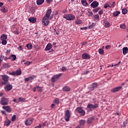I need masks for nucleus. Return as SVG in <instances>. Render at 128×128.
I'll use <instances>...</instances> for the list:
<instances>
[{"label": "nucleus", "instance_id": "obj_1", "mask_svg": "<svg viewBox=\"0 0 128 128\" xmlns=\"http://www.w3.org/2000/svg\"><path fill=\"white\" fill-rule=\"evenodd\" d=\"M8 102H10V98L2 97L0 100V104L1 106H8Z\"/></svg>", "mask_w": 128, "mask_h": 128}, {"label": "nucleus", "instance_id": "obj_2", "mask_svg": "<svg viewBox=\"0 0 128 128\" xmlns=\"http://www.w3.org/2000/svg\"><path fill=\"white\" fill-rule=\"evenodd\" d=\"M64 18H66V20H74L76 18V16L72 14H67L63 16Z\"/></svg>", "mask_w": 128, "mask_h": 128}, {"label": "nucleus", "instance_id": "obj_3", "mask_svg": "<svg viewBox=\"0 0 128 128\" xmlns=\"http://www.w3.org/2000/svg\"><path fill=\"white\" fill-rule=\"evenodd\" d=\"M1 78L4 80L3 82H2V84H8V80H10V76H8L6 74H4V75H1Z\"/></svg>", "mask_w": 128, "mask_h": 128}, {"label": "nucleus", "instance_id": "obj_4", "mask_svg": "<svg viewBox=\"0 0 128 128\" xmlns=\"http://www.w3.org/2000/svg\"><path fill=\"white\" fill-rule=\"evenodd\" d=\"M51 14H52V9H48L47 10L46 14L44 15V16L48 18H50V20H52V18H54V16Z\"/></svg>", "mask_w": 128, "mask_h": 128}, {"label": "nucleus", "instance_id": "obj_5", "mask_svg": "<svg viewBox=\"0 0 128 128\" xmlns=\"http://www.w3.org/2000/svg\"><path fill=\"white\" fill-rule=\"evenodd\" d=\"M42 22L43 26H48V24H50V18H48V17L44 16L42 20Z\"/></svg>", "mask_w": 128, "mask_h": 128}, {"label": "nucleus", "instance_id": "obj_6", "mask_svg": "<svg viewBox=\"0 0 128 128\" xmlns=\"http://www.w3.org/2000/svg\"><path fill=\"white\" fill-rule=\"evenodd\" d=\"M9 74H10V76H20V74H22V70H20V68H18L16 71H14L11 72H10Z\"/></svg>", "mask_w": 128, "mask_h": 128}, {"label": "nucleus", "instance_id": "obj_7", "mask_svg": "<svg viewBox=\"0 0 128 128\" xmlns=\"http://www.w3.org/2000/svg\"><path fill=\"white\" fill-rule=\"evenodd\" d=\"M4 85L6 86L4 88V90L6 92H10L12 90V85L10 84V82L4 84Z\"/></svg>", "mask_w": 128, "mask_h": 128}, {"label": "nucleus", "instance_id": "obj_8", "mask_svg": "<svg viewBox=\"0 0 128 128\" xmlns=\"http://www.w3.org/2000/svg\"><path fill=\"white\" fill-rule=\"evenodd\" d=\"M60 76H62L61 74H59L56 75H54L52 78L51 80L52 82H56L58 81V80L60 78Z\"/></svg>", "mask_w": 128, "mask_h": 128}, {"label": "nucleus", "instance_id": "obj_9", "mask_svg": "<svg viewBox=\"0 0 128 128\" xmlns=\"http://www.w3.org/2000/svg\"><path fill=\"white\" fill-rule=\"evenodd\" d=\"M70 110H67L65 112V115H64V120H66V122H68L70 120Z\"/></svg>", "mask_w": 128, "mask_h": 128}, {"label": "nucleus", "instance_id": "obj_10", "mask_svg": "<svg viewBox=\"0 0 128 128\" xmlns=\"http://www.w3.org/2000/svg\"><path fill=\"white\" fill-rule=\"evenodd\" d=\"M87 108H90V110L92 109L94 110L95 108H98V104H94V105L92 104H88V105L87 106Z\"/></svg>", "mask_w": 128, "mask_h": 128}, {"label": "nucleus", "instance_id": "obj_11", "mask_svg": "<svg viewBox=\"0 0 128 128\" xmlns=\"http://www.w3.org/2000/svg\"><path fill=\"white\" fill-rule=\"evenodd\" d=\"M76 112H78L80 114L81 116H84V114H86V112H84V110H82V108H78L76 109Z\"/></svg>", "mask_w": 128, "mask_h": 128}, {"label": "nucleus", "instance_id": "obj_12", "mask_svg": "<svg viewBox=\"0 0 128 128\" xmlns=\"http://www.w3.org/2000/svg\"><path fill=\"white\" fill-rule=\"evenodd\" d=\"M33 122V118H28L25 122V124L26 126H30Z\"/></svg>", "mask_w": 128, "mask_h": 128}, {"label": "nucleus", "instance_id": "obj_13", "mask_svg": "<svg viewBox=\"0 0 128 128\" xmlns=\"http://www.w3.org/2000/svg\"><path fill=\"white\" fill-rule=\"evenodd\" d=\"M0 10V12H3V14H6V12H8V9L7 7H6L5 6H2L1 7Z\"/></svg>", "mask_w": 128, "mask_h": 128}, {"label": "nucleus", "instance_id": "obj_14", "mask_svg": "<svg viewBox=\"0 0 128 128\" xmlns=\"http://www.w3.org/2000/svg\"><path fill=\"white\" fill-rule=\"evenodd\" d=\"M90 6H92V8H98V2L96 1L93 2L90 4Z\"/></svg>", "mask_w": 128, "mask_h": 128}, {"label": "nucleus", "instance_id": "obj_15", "mask_svg": "<svg viewBox=\"0 0 128 128\" xmlns=\"http://www.w3.org/2000/svg\"><path fill=\"white\" fill-rule=\"evenodd\" d=\"M82 58L84 60H88V58H90V56L87 53H84L82 54Z\"/></svg>", "mask_w": 128, "mask_h": 128}, {"label": "nucleus", "instance_id": "obj_16", "mask_svg": "<svg viewBox=\"0 0 128 128\" xmlns=\"http://www.w3.org/2000/svg\"><path fill=\"white\" fill-rule=\"evenodd\" d=\"M120 88H122V86H118L115 88H113L110 90L112 92H120Z\"/></svg>", "mask_w": 128, "mask_h": 128}, {"label": "nucleus", "instance_id": "obj_17", "mask_svg": "<svg viewBox=\"0 0 128 128\" xmlns=\"http://www.w3.org/2000/svg\"><path fill=\"white\" fill-rule=\"evenodd\" d=\"M2 108L6 110L7 112H12V108L10 106H3Z\"/></svg>", "mask_w": 128, "mask_h": 128}, {"label": "nucleus", "instance_id": "obj_18", "mask_svg": "<svg viewBox=\"0 0 128 128\" xmlns=\"http://www.w3.org/2000/svg\"><path fill=\"white\" fill-rule=\"evenodd\" d=\"M29 22H32V24H34L36 22V18H34V17H31L28 18Z\"/></svg>", "mask_w": 128, "mask_h": 128}, {"label": "nucleus", "instance_id": "obj_19", "mask_svg": "<svg viewBox=\"0 0 128 128\" xmlns=\"http://www.w3.org/2000/svg\"><path fill=\"white\" fill-rule=\"evenodd\" d=\"M26 102V98H24L22 97H20L18 98V100H17V104H18V102Z\"/></svg>", "mask_w": 128, "mask_h": 128}, {"label": "nucleus", "instance_id": "obj_20", "mask_svg": "<svg viewBox=\"0 0 128 128\" xmlns=\"http://www.w3.org/2000/svg\"><path fill=\"white\" fill-rule=\"evenodd\" d=\"M8 59L12 61L16 60V56L14 54H11L9 56Z\"/></svg>", "mask_w": 128, "mask_h": 128}, {"label": "nucleus", "instance_id": "obj_21", "mask_svg": "<svg viewBox=\"0 0 128 128\" xmlns=\"http://www.w3.org/2000/svg\"><path fill=\"white\" fill-rule=\"evenodd\" d=\"M75 24L77 25L82 24V20H80V19L77 18L75 20Z\"/></svg>", "mask_w": 128, "mask_h": 128}, {"label": "nucleus", "instance_id": "obj_22", "mask_svg": "<svg viewBox=\"0 0 128 128\" xmlns=\"http://www.w3.org/2000/svg\"><path fill=\"white\" fill-rule=\"evenodd\" d=\"M122 52H123V54L124 56H126V54H128V48L127 47L123 48Z\"/></svg>", "mask_w": 128, "mask_h": 128}, {"label": "nucleus", "instance_id": "obj_23", "mask_svg": "<svg viewBox=\"0 0 128 128\" xmlns=\"http://www.w3.org/2000/svg\"><path fill=\"white\" fill-rule=\"evenodd\" d=\"M70 88L68 86H64L63 88V92H70Z\"/></svg>", "mask_w": 128, "mask_h": 128}, {"label": "nucleus", "instance_id": "obj_24", "mask_svg": "<svg viewBox=\"0 0 128 128\" xmlns=\"http://www.w3.org/2000/svg\"><path fill=\"white\" fill-rule=\"evenodd\" d=\"M104 8H112V4L110 2L106 3L104 5Z\"/></svg>", "mask_w": 128, "mask_h": 128}, {"label": "nucleus", "instance_id": "obj_25", "mask_svg": "<svg viewBox=\"0 0 128 128\" xmlns=\"http://www.w3.org/2000/svg\"><path fill=\"white\" fill-rule=\"evenodd\" d=\"M50 48H52V44L50 43H48L45 48V50H50Z\"/></svg>", "mask_w": 128, "mask_h": 128}, {"label": "nucleus", "instance_id": "obj_26", "mask_svg": "<svg viewBox=\"0 0 128 128\" xmlns=\"http://www.w3.org/2000/svg\"><path fill=\"white\" fill-rule=\"evenodd\" d=\"M81 2L84 6H88V4L86 0H82Z\"/></svg>", "mask_w": 128, "mask_h": 128}, {"label": "nucleus", "instance_id": "obj_27", "mask_svg": "<svg viewBox=\"0 0 128 128\" xmlns=\"http://www.w3.org/2000/svg\"><path fill=\"white\" fill-rule=\"evenodd\" d=\"M6 38H8V36L4 34H3L1 36V37H0L1 40H6Z\"/></svg>", "mask_w": 128, "mask_h": 128}, {"label": "nucleus", "instance_id": "obj_28", "mask_svg": "<svg viewBox=\"0 0 128 128\" xmlns=\"http://www.w3.org/2000/svg\"><path fill=\"white\" fill-rule=\"evenodd\" d=\"M43 2H44V0H37L36 4L38 6H40V4H42Z\"/></svg>", "mask_w": 128, "mask_h": 128}, {"label": "nucleus", "instance_id": "obj_29", "mask_svg": "<svg viewBox=\"0 0 128 128\" xmlns=\"http://www.w3.org/2000/svg\"><path fill=\"white\" fill-rule=\"evenodd\" d=\"M120 14V11H116L113 13V16H114L115 18L118 16V14Z\"/></svg>", "mask_w": 128, "mask_h": 128}, {"label": "nucleus", "instance_id": "obj_30", "mask_svg": "<svg viewBox=\"0 0 128 128\" xmlns=\"http://www.w3.org/2000/svg\"><path fill=\"white\" fill-rule=\"evenodd\" d=\"M79 122L80 126H84V124H86V120H81Z\"/></svg>", "mask_w": 128, "mask_h": 128}, {"label": "nucleus", "instance_id": "obj_31", "mask_svg": "<svg viewBox=\"0 0 128 128\" xmlns=\"http://www.w3.org/2000/svg\"><path fill=\"white\" fill-rule=\"evenodd\" d=\"M53 102L54 104H60V99L58 98H56L54 101Z\"/></svg>", "mask_w": 128, "mask_h": 128}, {"label": "nucleus", "instance_id": "obj_32", "mask_svg": "<svg viewBox=\"0 0 128 128\" xmlns=\"http://www.w3.org/2000/svg\"><path fill=\"white\" fill-rule=\"evenodd\" d=\"M26 48H28V50H32V44H28L26 45Z\"/></svg>", "mask_w": 128, "mask_h": 128}, {"label": "nucleus", "instance_id": "obj_33", "mask_svg": "<svg viewBox=\"0 0 128 128\" xmlns=\"http://www.w3.org/2000/svg\"><path fill=\"white\" fill-rule=\"evenodd\" d=\"M10 120H7L4 122V125L5 126H10Z\"/></svg>", "mask_w": 128, "mask_h": 128}, {"label": "nucleus", "instance_id": "obj_34", "mask_svg": "<svg viewBox=\"0 0 128 128\" xmlns=\"http://www.w3.org/2000/svg\"><path fill=\"white\" fill-rule=\"evenodd\" d=\"M98 52L100 54H104V49L102 48H100L98 50Z\"/></svg>", "mask_w": 128, "mask_h": 128}, {"label": "nucleus", "instance_id": "obj_35", "mask_svg": "<svg viewBox=\"0 0 128 128\" xmlns=\"http://www.w3.org/2000/svg\"><path fill=\"white\" fill-rule=\"evenodd\" d=\"M122 14H128V9H126V8L122 9Z\"/></svg>", "mask_w": 128, "mask_h": 128}, {"label": "nucleus", "instance_id": "obj_36", "mask_svg": "<svg viewBox=\"0 0 128 128\" xmlns=\"http://www.w3.org/2000/svg\"><path fill=\"white\" fill-rule=\"evenodd\" d=\"M94 122V118H89L88 120V124H92Z\"/></svg>", "mask_w": 128, "mask_h": 128}, {"label": "nucleus", "instance_id": "obj_37", "mask_svg": "<svg viewBox=\"0 0 128 128\" xmlns=\"http://www.w3.org/2000/svg\"><path fill=\"white\" fill-rule=\"evenodd\" d=\"M110 23L109 22H105V28H110Z\"/></svg>", "mask_w": 128, "mask_h": 128}, {"label": "nucleus", "instance_id": "obj_38", "mask_svg": "<svg viewBox=\"0 0 128 128\" xmlns=\"http://www.w3.org/2000/svg\"><path fill=\"white\" fill-rule=\"evenodd\" d=\"M92 86L93 88H96V86H98V84L96 83H93L92 85Z\"/></svg>", "mask_w": 128, "mask_h": 128}, {"label": "nucleus", "instance_id": "obj_39", "mask_svg": "<svg viewBox=\"0 0 128 128\" xmlns=\"http://www.w3.org/2000/svg\"><path fill=\"white\" fill-rule=\"evenodd\" d=\"M2 44H3V46H6V44H8V42L6 41V40H2Z\"/></svg>", "mask_w": 128, "mask_h": 128}, {"label": "nucleus", "instance_id": "obj_40", "mask_svg": "<svg viewBox=\"0 0 128 128\" xmlns=\"http://www.w3.org/2000/svg\"><path fill=\"white\" fill-rule=\"evenodd\" d=\"M36 78V76L34 75H33L32 76H29V80H34V78Z\"/></svg>", "mask_w": 128, "mask_h": 128}, {"label": "nucleus", "instance_id": "obj_41", "mask_svg": "<svg viewBox=\"0 0 128 128\" xmlns=\"http://www.w3.org/2000/svg\"><path fill=\"white\" fill-rule=\"evenodd\" d=\"M94 18H95V20H100V16H98V14L94 15Z\"/></svg>", "mask_w": 128, "mask_h": 128}, {"label": "nucleus", "instance_id": "obj_42", "mask_svg": "<svg viewBox=\"0 0 128 128\" xmlns=\"http://www.w3.org/2000/svg\"><path fill=\"white\" fill-rule=\"evenodd\" d=\"M36 88L38 90V92H42V87L36 86Z\"/></svg>", "mask_w": 128, "mask_h": 128}, {"label": "nucleus", "instance_id": "obj_43", "mask_svg": "<svg viewBox=\"0 0 128 128\" xmlns=\"http://www.w3.org/2000/svg\"><path fill=\"white\" fill-rule=\"evenodd\" d=\"M16 118V115H14L12 118V122H14Z\"/></svg>", "mask_w": 128, "mask_h": 128}, {"label": "nucleus", "instance_id": "obj_44", "mask_svg": "<svg viewBox=\"0 0 128 128\" xmlns=\"http://www.w3.org/2000/svg\"><path fill=\"white\" fill-rule=\"evenodd\" d=\"M96 26V24L92 23V24L89 26V28H94Z\"/></svg>", "mask_w": 128, "mask_h": 128}, {"label": "nucleus", "instance_id": "obj_45", "mask_svg": "<svg viewBox=\"0 0 128 128\" xmlns=\"http://www.w3.org/2000/svg\"><path fill=\"white\" fill-rule=\"evenodd\" d=\"M4 56H0V64H2V62L4 60Z\"/></svg>", "mask_w": 128, "mask_h": 128}, {"label": "nucleus", "instance_id": "obj_46", "mask_svg": "<svg viewBox=\"0 0 128 128\" xmlns=\"http://www.w3.org/2000/svg\"><path fill=\"white\" fill-rule=\"evenodd\" d=\"M120 28H123V30H124V28H126V24H120Z\"/></svg>", "mask_w": 128, "mask_h": 128}, {"label": "nucleus", "instance_id": "obj_47", "mask_svg": "<svg viewBox=\"0 0 128 128\" xmlns=\"http://www.w3.org/2000/svg\"><path fill=\"white\" fill-rule=\"evenodd\" d=\"M98 10H100V8H98L93 10V12H98Z\"/></svg>", "mask_w": 128, "mask_h": 128}, {"label": "nucleus", "instance_id": "obj_48", "mask_svg": "<svg viewBox=\"0 0 128 128\" xmlns=\"http://www.w3.org/2000/svg\"><path fill=\"white\" fill-rule=\"evenodd\" d=\"M92 14H94V13H92V12H91V11L88 12V16H92Z\"/></svg>", "mask_w": 128, "mask_h": 128}, {"label": "nucleus", "instance_id": "obj_49", "mask_svg": "<svg viewBox=\"0 0 128 128\" xmlns=\"http://www.w3.org/2000/svg\"><path fill=\"white\" fill-rule=\"evenodd\" d=\"M86 44H88V42H84L81 43L82 46H86Z\"/></svg>", "mask_w": 128, "mask_h": 128}, {"label": "nucleus", "instance_id": "obj_50", "mask_svg": "<svg viewBox=\"0 0 128 128\" xmlns=\"http://www.w3.org/2000/svg\"><path fill=\"white\" fill-rule=\"evenodd\" d=\"M61 70L62 72H65V70H66V68L64 66L62 67Z\"/></svg>", "mask_w": 128, "mask_h": 128}, {"label": "nucleus", "instance_id": "obj_51", "mask_svg": "<svg viewBox=\"0 0 128 128\" xmlns=\"http://www.w3.org/2000/svg\"><path fill=\"white\" fill-rule=\"evenodd\" d=\"M12 32H13V34H18V30L12 31Z\"/></svg>", "mask_w": 128, "mask_h": 128}, {"label": "nucleus", "instance_id": "obj_52", "mask_svg": "<svg viewBox=\"0 0 128 128\" xmlns=\"http://www.w3.org/2000/svg\"><path fill=\"white\" fill-rule=\"evenodd\" d=\"M110 48H111L110 46L108 45L106 46L105 48H106V50H110Z\"/></svg>", "mask_w": 128, "mask_h": 128}, {"label": "nucleus", "instance_id": "obj_53", "mask_svg": "<svg viewBox=\"0 0 128 128\" xmlns=\"http://www.w3.org/2000/svg\"><path fill=\"white\" fill-rule=\"evenodd\" d=\"M25 64H27V66H30V61L26 62L24 63Z\"/></svg>", "mask_w": 128, "mask_h": 128}, {"label": "nucleus", "instance_id": "obj_54", "mask_svg": "<svg viewBox=\"0 0 128 128\" xmlns=\"http://www.w3.org/2000/svg\"><path fill=\"white\" fill-rule=\"evenodd\" d=\"M94 90V89L92 88V86L90 87L89 88V90H90V92H92V90Z\"/></svg>", "mask_w": 128, "mask_h": 128}, {"label": "nucleus", "instance_id": "obj_55", "mask_svg": "<svg viewBox=\"0 0 128 128\" xmlns=\"http://www.w3.org/2000/svg\"><path fill=\"white\" fill-rule=\"evenodd\" d=\"M53 0H46L47 4H50Z\"/></svg>", "mask_w": 128, "mask_h": 128}, {"label": "nucleus", "instance_id": "obj_56", "mask_svg": "<svg viewBox=\"0 0 128 128\" xmlns=\"http://www.w3.org/2000/svg\"><path fill=\"white\" fill-rule=\"evenodd\" d=\"M99 14H104V11L102 10H100L98 12Z\"/></svg>", "mask_w": 128, "mask_h": 128}, {"label": "nucleus", "instance_id": "obj_57", "mask_svg": "<svg viewBox=\"0 0 128 128\" xmlns=\"http://www.w3.org/2000/svg\"><path fill=\"white\" fill-rule=\"evenodd\" d=\"M18 50H22V46H20L18 47Z\"/></svg>", "mask_w": 128, "mask_h": 128}, {"label": "nucleus", "instance_id": "obj_58", "mask_svg": "<svg viewBox=\"0 0 128 128\" xmlns=\"http://www.w3.org/2000/svg\"><path fill=\"white\" fill-rule=\"evenodd\" d=\"M24 80H25V82H28L29 80H30L29 77H28V78H24Z\"/></svg>", "mask_w": 128, "mask_h": 128}, {"label": "nucleus", "instance_id": "obj_59", "mask_svg": "<svg viewBox=\"0 0 128 128\" xmlns=\"http://www.w3.org/2000/svg\"><path fill=\"white\" fill-rule=\"evenodd\" d=\"M54 16H56V14H58V11H55L54 12Z\"/></svg>", "mask_w": 128, "mask_h": 128}, {"label": "nucleus", "instance_id": "obj_60", "mask_svg": "<svg viewBox=\"0 0 128 128\" xmlns=\"http://www.w3.org/2000/svg\"><path fill=\"white\" fill-rule=\"evenodd\" d=\"M54 106H56V104H51V108H54Z\"/></svg>", "mask_w": 128, "mask_h": 128}, {"label": "nucleus", "instance_id": "obj_61", "mask_svg": "<svg viewBox=\"0 0 128 128\" xmlns=\"http://www.w3.org/2000/svg\"><path fill=\"white\" fill-rule=\"evenodd\" d=\"M115 6H116V2H112V6L114 7Z\"/></svg>", "mask_w": 128, "mask_h": 128}, {"label": "nucleus", "instance_id": "obj_62", "mask_svg": "<svg viewBox=\"0 0 128 128\" xmlns=\"http://www.w3.org/2000/svg\"><path fill=\"white\" fill-rule=\"evenodd\" d=\"M4 94V92H0V96H2Z\"/></svg>", "mask_w": 128, "mask_h": 128}, {"label": "nucleus", "instance_id": "obj_63", "mask_svg": "<svg viewBox=\"0 0 128 128\" xmlns=\"http://www.w3.org/2000/svg\"><path fill=\"white\" fill-rule=\"evenodd\" d=\"M10 50H7L6 52V54H10Z\"/></svg>", "mask_w": 128, "mask_h": 128}, {"label": "nucleus", "instance_id": "obj_64", "mask_svg": "<svg viewBox=\"0 0 128 128\" xmlns=\"http://www.w3.org/2000/svg\"><path fill=\"white\" fill-rule=\"evenodd\" d=\"M88 71H86L84 72L83 73V74H88Z\"/></svg>", "mask_w": 128, "mask_h": 128}]
</instances>
